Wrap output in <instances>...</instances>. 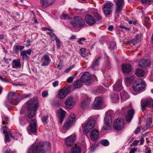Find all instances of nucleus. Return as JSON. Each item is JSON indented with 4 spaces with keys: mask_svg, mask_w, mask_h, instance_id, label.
<instances>
[{
    "mask_svg": "<svg viewBox=\"0 0 153 153\" xmlns=\"http://www.w3.org/2000/svg\"><path fill=\"white\" fill-rule=\"evenodd\" d=\"M39 106L37 98L33 97L29 99L27 102V116L30 119L35 116L37 108Z\"/></svg>",
    "mask_w": 153,
    "mask_h": 153,
    "instance_id": "f257e3e1",
    "label": "nucleus"
},
{
    "mask_svg": "<svg viewBox=\"0 0 153 153\" xmlns=\"http://www.w3.org/2000/svg\"><path fill=\"white\" fill-rule=\"evenodd\" d=\"M51 144L49 142H42L38 145H32L28 149L27 153H45V150H49Z\"/></svg>",
    "mask_w": 153,
    "mask_h": 153,
    "instance_id": "f03ea898",
    "label": "nucleus"
},
{
    "mask_svg": "<svg viewBox=\"0 0 153 153\" xmlns=\"http://www.w3.org/2000/svg\"><path fill=\"white\" fill-rule=\"evenodd\" d=\"M31 96L30 94H27L18 93L16 94L15 92H11L9 93L8 96V98L10 100L11 103L16 105L22 99L30 97Z\"/></svg>",
    "mask_w": 153,
    "mask_h": 153,
    "instance_id": "7ed1b4c3",
    "label": "nucleus"
},
{
    "mask_svg": "<svg viewBox=\"0 0 153 153\" xmlns=\"http://www.w3.org/2000/svg\"><path fill=\"white\" fill-rule=\"evenodd\" d=\"M145 87V81L141 79H139L134 83L132 89L134 91L141 92L144 90Z\"/></svg>",
    "mask_w": 153,
    "mask_h": 153,
    "instance_id": "20e7f679",
    "label": "nucleus"
},
{
    "mask_svg": "<svg viewBox=\"0 0 153 153\" xmlns=\"http://www.w3.org/2000/svg\"><path fill=\"white\" fill-rule=\"evenodd\" d=\"M71 23L75 27H83L85 26V23L82 18L79 16H74L70 21Z\"/></svg>",
    "mask_w": 153,
    "mask_h": 153,
    "instance_id": "39448f33",
    "label": "nucleus"
},
{
    "mask_svg": "<svg viewBox=\"0 0 153 153\" xmlns=\"http://www.w3.org/2000/svg\"><path fill=\"white\" fill-rule=\"evenodd\" d=\"M75 119V116L74 114H71L69 118L65 121L63 128L68 130L72 125Z\"/></svg>",
    "mask_w": 153,
    "mask_h": 153,
    "instance_id": "423d86ee",
    "label": "nucleus"
},
{
    "mask_svg": "<svg viewBox=\"0 0 153 153\" xmlns=\"http://www.w3.org/2000/svg\"><path fill=\"white\" fill-rule=\"evenodd\" d=\"M37 122L35 119H32L29 125L27 128V131L29 134L31 132L35 133L37 131Z\"/></svg>",
    "mask_w": 153,
    "mask_h": 153,
    "instance_id": "0eeeda50",
    "label": "nucleus"
},
{
    "mask_svg": "<svg viewBox=\"0 0 153 153\" xmlns=\"http://www.w3.org/2000/svg\"><path fill=\"white\" fill-rule=\"evenodd\" d=\"M124 126L123 120L121 118L116 119L114 122V128L116 131H120L122 130Z\"/></svg>",
    "mask_w": 153,
    "mask_h": 153,
    "instance_id": "6e6552de",
    "label": "nucleus"
},
{
    "mask_svg": "<svg viewBox=\"0 0 153 153\" xmlns=\"http://www.w3.org/2000/svg\"><path fill=\"white\" fill-rule=\"evenodd\" d=\"M80 79L81 82L85 83L87 85H90L91 82V76L88 72L85 73L81 77Z\"/></svg>",
    "mask_w": 153,
    "mask_h": 153,
    "instance_id": "1a4fd4ad",
    "label": "nucleus"
},
{
    "mask_svg": "<svg viewBox=\"0 0 153 153\" xmlns=\"http://www.w3.org/2000/svg\"><path fill=\"white\" fill-rule=\"evenodd\" d=\"M95 123V121L92 119H90L88 122L82 126H83L84 131L86 133H88L90 130L94 126Z\"/></svg>",
    "mask_w": 153,
    "mask_h": 153,
    "instance_id": "9d476101",
    "label": "nucleus"
},
{
    "mask_svg": "<svg viewBox=\"0 0 153 153\" xmlns=\"http://www.w3.org/2000/svg\"><path fill=\"white\" fill-rule=\"evenodd\" d=\"M113 4L111 2L105 3L103 5V10L104 13L105 15H108L111 13L112 12V8Z\"/></svg>",
    "mask_w": 153,
    "mask_h": 153,
    "instance_id": "9b49d317",
    "label": "nucleus"
},
{
    "mask_svg": "<svg viewBox=\"0 0 153 153\" xmlns=\"http://www.w3.org/2000/svg\"><path fill=\"white\" fill-rule=\"evenodd\" d=\"M71 91V88L68 87L67 88H64L60 89L58 94V97L61 99L64 98Z\"/></svg>",
    "mask_w": 153,
    "mask_h": 153,
    "instance_id": "f8f14e48",
    "label": "nucleus"
},
{
    "mask_svg": "<svg viewBox=\"0 0 153 153\" xmlns=\"http://www.w3.org/2000/svg\"><path fill=\"white\" fill-rule=\"evenodd\" d=\"M64 104L67 109L72 108L75 104L74 98L71 97L68 98L65 101Z\"/></svg>",
    "mask_w": 153,
    "mask_h": 153,
    "instance_id": "ddd939ff",
    "label": "nucleus"
},
{
    "mask_svg": "<svg viewBox=\"0 0 153 153\" xmlns=\"http://www.w3.org/2000/svg\"><path fill=\"white\" fill-rule=\"evenodd\" d=\"M102 104V98L100 97H96L92 105L93 108L94 109H98Z\"/></svg>",
    "mask_w": 153,
    "mask_h": 153,
    "instance_id": "4468645a",
    "label": "nucleus"
},
{
    "mask_svg": "<svg viewBox=\"0 0 153 153\" xmlns=\"http://www.w3.org/2000/svg\"><path fill=\"white\" fill-rule=\"evenodd\" d=\"M85 19L86 23L89 25H92L96 22L95 19L92 16L88 14L85 17Z\"/></svg>",
    "mask_w": 153,
    "mask_h": 153,
    "instance_id": "2eb2a0df",
    "label": "nucleus"
},
{
    "mask_svg": "<svg viewBox=\"0 0 153 153\" xmlns=\"http://www.w3.org/2000/svg\"><path fill=\"white\" fill-rule=\"evenodd\" d=\"M76 140L75 136L74 135H71L66 139L65 144L67 147H71L74 143Z\"/></svg>",
    "mask_w": 153,
    "mask_h": 153,
    "instance_id": "dca6fc26",
    "label": "nucleus"
},
{
    "mask_svg": "<svg viewBox=\"0 0 153 153\" xmlns=\"http://www.w3.org/2000/svg\"><path fill=\"white\" fill-rule=\"evenodd\" d=\"M90 137L91 140L94 141L97 140L99 137V131L97 129H93L90 132Z\"/></svg>",
    "mask_w": 153,
    "mask_h": 153,
    "instance_id": "f3484780",
    "label": "nucleus"
},
{
    "mask_svg": "<svg viewBox=\"0 0 153 153\" xmlns=\"http://www.w3.org/2000/svg\"><path fill=\"white\" fill-rule=\"evenodd\" d=\"M116 7L115 8L116 13H120L122 9L124 4L123 0H118L116 2Z\"/></svg>",
    "mask_w": 153,
    "mask_h": 153,
    "instance_id": "a211bd4d",
    "label": "nucleus"
},
{
    "mask_svg": "<svg viewBox=\"0 0 153 153\" xmlns=\"http://www.w3.org/2000/svg\"><path fill=\"white\" fill-rule=\"evenodd\" d=\"M66 112L62 108H60L58 111L57 116L59 117V122L62 123L65 118Z\"/></svg>",
    "mask_w": 153,
    "mask_h": 153,
    "instance_id": "6ab92c4d",
    "label": "nucleus"
},
{
    "mask_svg": "<svg viewBox=\"0 0 153 153\" xmlns=\"http://www.w3.org/2000/svg\"><path fill=\"white\" fill-rule=\"evenodd\" d=\"M55 0H40L41 6L43 8H46L52 4Z\"/></svg>",
    "mask_w": 153,
    "mask_h": 153,
    "instance_id": "aec40b11",
    "label": "nucleus"
},
{
    "mask_svg": "<svg viewBox=\"0 0 153 153\" xmlns=\"http://www.w3.org/2000/svg\"><path fill=\"white\" fill-rule=\"evenodd\" d=\"M122 70L123 73H128L131 70V66L129 64H123L122 65Z\"/></svg>",
    "mask_w": 153,
    "mask_h": 153,
    "instance_id": "412c9836",
    "label": "nucleus"
},
{
    "mask_svg": "<svg viewBox=\"0 0 153 153\" xmlns=\"http://www.w3.org/2000/svg\"><path fill=\"white\" fill-rule=\"evenodd\" d=\"M134 111L133 109H131L128 111V114L126 117V120L127 121L130 122L134 114Z\"/></svg>",
    "mask_w": 153,
    "mask_h": 153,
    "instance_id": "4be33fe9",
    "label": "nucleus"
},
{
    "mask_svg": "<svg viewBox=\"0 0 153 153\" xmlns=\"http://www.w3.org/2000/svg\"><path fill=\"white\" fill-rule=\"evenodd\" d=\"M101 59L102 57L100 56L93 61L91 66L92 69L94 70H96L97 69Z\"/></svg>",
    "mask_w": 153,
    "mask_h": 153,
    "instance_id": "5701e85b",
    "label": "nucleus"
},
{
    "mask_svg": "<svg viewBox=\"0 0 153 153\" xmlns=\"http://www.w3.org/2000/svg\"><path fill=\"white\" fill-rule=\"evenodd\" d=\"M150 64V61L149 59H142L139 62V66L142 68H145L149 66Z\"/></svg>",
    "mask_w": 153,
    "mask_h": 153,
    "instance_id": "b1692460",
    "label": "nucleus"
},
{
    "mask_svg": "<svg viewBox=\"0 0 153 153\" xmlns=\"http://www.w3.org/2000/svg\"><path fill=\"white\" fill-rule=\"evenodd\" d=\"M142 109L143 111L146 109V107L149 106L151 104V102L149 100L141 101V102Z\"/></svg>",
    "mask_w": 153,
    "mask_h": 153,
    "instance_id": "393cba45",
    "label": "nucleus"
},
{
    "mask_svg": "<svg viewBox=\"0 0 153 153\" xmlns=\"http://www.w3.org/2000/svg\"><path fill=\"white\" fill-rule=\"evenodd\" d=\"M3 128H5V129L3 130V132L4 134H5V140L7 142H9L10 141L9 134V131H10V130L9 128L6 126H3Z\"/></svg>",
    "mask_w": 153,
    "mask_h": 153,
    "instance_id": "a878e982",
    "label": "nucleus"
},
{
    "mask_svg": "<svg viewBox=\"0 0 153 153\" xmlns=\"http://www.w3.org/2000/svg\"><path fill=\"white\" fill-rule=\"evenodd\" d=\"M113 87L114 90L117 91H120L122 88L121 81H117L113 86Z\"/></svg>",
    "mask_w": 153,
    "mask_h": 153,
    "instance_id": "bb28decb",
    "label": "nucleus"
},
{
    "mask_svg": "<svg viewBox=\"0 0 153 153\" xmlns=\"http://www.w3.org/2000/svg\"><path fill=\"white\" fill-rule=\"evenodd\" d=\"M120 96L121 101H125L129 97V96L127 92L123 91L120 93Z\"/></svg>",
    "mask_w": 153,
    "mask_h": 153,
    "instance_id": "cd10ccee",
    "label": "nucleus"
},
{
    "mask_svg": "<svg viewBox=\"0 0 153 153\" xmlns=\"http://www.w3.org/2000/svg\"><path fill=\"white\" fill-rule=\"evenodd\" d=\"M111 98L113 102H116L119 100V97L118 94L117 93H112L111 95Z\"/></svg>",
    "mask_w": 153,
    "mask_h": 153,
    "instance_id": "c85d7f7f",
    "label": "nucleus"
},
{
    "mask_svg": "<svg viewBox=\"0 0 153 153\" xmlns=\"http://www.w3.org/2000/svg\"><path fill=\"white\" fill-rule=\"evenodd\" d=\"M105 124H110L111 122V116L109 113H106L104 119Z\"/></svg>",
    "mask_w": 153,
    "mask_h": 153,
    "instance_id": "c756f323",
    "label": "nucleus"
},
{
    "mask_svg": "<svg viewBox=\"0 0 153 153\" xmlns=\"http://www.w3.org/2000/svg\"><path fill=\"white\" fill-rule=\"evenodd\" d=\"M135 74L138 76L142 77L144 76L145 71L142 69H137L135 72Z\"/></svg>",
    "mask_w": 153,
    "mask_h": 153,
    "instance_id": "7c9ffc66",
    "label": "nucleus"
},
{
    "mask_svg": "<svg viewBox=\"0 0 153 153\" xmlns=\"http://www.w3.org/2000/svg\"><path fill=\"white\" fill-rule=\"evenodd\" d=\"M21 134L17 131H15L14 134H10V137L14 140H18L19 138V137L21 136Z\"/></svg>",
    "mask_w": 153,
    "mask_h": 153,
    "instance_id": "2f4dec72",
    "label": "nucleus"
},
{
    "mask_svg": "<svg viewBox=\"0 0 153 153\" xmlns=\"http://www.w3.org/2000/svg\"><path fill=\"white\" fill-rule=\"evenodd\" d=\"M12 67L14 68H20L21 64L19 61L17 60H14L12 62Z\"/></svg>",
    "mask_w": 153,
    "mask_h": 153,
    "instance_id": "473e14b6",
    "label": "nucleus"
},
{
    "mask_svg": "<svg viewBox=\"0 0 153 153\" xmlns=\"http://www.w3.org/2000/svg\"><path fill=\"white\" fill-rule=\"evenodd\" d=\"M81 150V149L80 147L76 146L71 149V153H80Z\"/></svg>",
    "mask_w": 153,
    "mask_h": 153,
    "instance_id": "72a5a7b5",
    "label": "nucleus"
},
{
    "mask_svg": "<svg viewBox=\"0 0 153 153\" xmlns=\"http://www.w3.org/2000/svg\"><path fill=\"white\" fill-rule=\"evenodd\" d=\"M90 100L88 99H86L83 101L81 103V107L82 108H84L88 105L90 102Z\"/></svg>",
    "mask_w": 153,
    "mask_h": 153,
    "instance_id": "f704fd0d",
    "label": "nucleus"
},
{
    "mask_svg": "<svg viewBox=\"0 0 153 153\" xmlns=\"http://www.w3.org/2000/svg\"><path fill=\"white\" fill-rule=\"evenodd\" d=\"M152 123V119L150 118H148L146 120V123L145 126H144L145 129H147L150 127Z\"/></svg>",
    "mask_w": 153,
    "mask_h": 153,
    "instance_id": "c9c22d12",
    "label": "nucleus"
},
{
    "mask_svg": "<svg viewBox=\"0 0 153 153\" xmlns=\"http://www.w3.org/2000/svg\"><path fill=\"white\" fill-rule=\"evenodd\" d=\"M134 76L132 75L126 78L125 82L128 84H129L132 82L134 80Z\"/></svg>",
    "mask_w": 153,
    "mask_h": 153,
    "instance_id": "e433bc0d",
    "label": "nucleus"
},
{
    "mask_svg": "<svg viewBox=\"0 0 153 153\" xmlns=\"http://www.w3.org/2000/svg\"><path fill=\"white\" fill-rule=\"evenodd\" d=\"M82 83L83 82H81V80L80 79H78L74 85L75 88H81L82 86Z\"/></svg>",
    "mask_w": 153,
    "mask_h": 153,
    "instance_id": "4c0bfd02",
    "label": "nucleus"
},
{
    "mask_svg": "<svg viewBox=\"0 0 153 153\" xmlns=\"http://www.w3.org/2000/svg\"><path fill=\"white\" fill-rule=\"evenodd\" d=\"M105 69L102 68V70H105V71H107V70H109L111 68L110 62L109 60H107L105 65Z\"/></svg>",
    "mask_w": 153,
    "mask_h": 153,
    "instance_id": "58836bf2",
    "label": "nucleus"
},
{
    "mask_svg": "<svg viewBox=\"0 0 153 153\" xmlns=\"http://www.w3.org/2000/svg\"><path fill=\"white\" fill-rule=\"evenodd\" d=\"M85 51V49L84 48H82L80 50V54L83 57H85L86 56Z\"/></svg>",
    "mask_w": 153,
    "mask_h": 153,
    "instance_id": "ea45409f",
    "label": "nucleus"
},
{
    "mask_svg": "<svg viewBox=\"0 0 153 153\" xmlns=\"http://www.w3.org/2000/svg\"><path fill=\"white\" fill-rule=\"evenodd\" d=\"M76 74H74L72 76L70 77L67 79V81L68 83H71L72 82L73 79L75 78Z\"/></svg>",
    "mask_w": 153,
    "mask_h": 153,
    "instance_id": "a19ab883",
    "label": "nucleus"
},
{
    "mask_svg": "<svg viewBox=\"0 0 153 153\" xmlns=\"http://www.w3.org/2000/svg\"><path fill=\"white\" fill-rule=\"evenodd\" d=\"M93 15L97 20H100L102 19V17L98 13L94 12Z\"/></svg>",
    "mask_w": 153,
    "mask_h": 153,
    "instance_id": "79ce46f5",
    "label": "nucleus"
},
{
    "mask_svg": "<svg viewBox=\"0 0 153 153\" xmlns=\"http://www.w3.org/2000/svg\"><path fill=\"white\" fill-rule=\"evenodd\" d=\"M149 18H146L145 19L144 25L147 27L149 26L150 25V23L149 21Z\"/></svg>",
    "mask_w": 153,
    "mask_h": 153,
    "instance_id": "37998d69",
    "label": "nucleus"
},
{
    "mask_svg": "<svg viewBox=\"0 0 153 153\" xmlns=\"http://www.w3.org/2000/svg\"><path fill=\"white\" fill-rule=\"evenodd\" d=\"M102 145L105 146H107L109 145V142L108 140H104L102 141Z\"/></svg>",
    "mask_w": 153,
    "mask_h": 153,
    "instance_id": "c03bdc74",
    "label": "nucleus"
},
{
    "mask_svg": "<svg viewBox=\"0 0 153 153\" xmlns=\"http://www.w3.org/2000/svg\"><path fill=\"white\" fill-rule=\"evenodd\" d=\"M56 41L57 48H59L62 45V42L59 39H56Z\"/></svg>",
    "mask_w": 153,
    "mask_h": 153,
    "instance_id": "a18cd8bd",
    "label": "nucleus"
},
{
    "mask_svg": "<svg viewBox=\"0 0 153 153\" xmlns=\"http://www.w3.org/2000/svg\"><path fill=\"white\" fill-rule=\"evenodd\" d=\"M50 32H48L47 33L49 34L51 37L53 38H56V36L55 35V34L53 32V31H50Z\"/></svg>",
    "mask_w": 153,
    "mask_h": 153,
    "instance_id": "49530a36",
    "label": "nucleus"
},
{
    "mask_svg": "<svg viewBox=\"0 0 153 153\" xmlns=\"http://www.w3.org/2000/svg\"><path fill=\"white\" fill-rule=\"evenodd\" d=\"M48 115H46L45 116H44L43 117L42 119V122L45 125L47 123L46 120L48 119Z\"/></svg>",
    "mask_w": 153,
    "mask_h": 153,
    "instance_id": "de8ad7c7",
    "label": "nucleus"
},
{
    "mask_svg": "<svg viewBox=\"0 0 153 153\" xmlns=\"http://www.w3.org/2000/svg\"><path fill=\"white\" fill-rule=\"evenodd\" d=\"M130 45H134L137 42L135 40V39H130V40H128Z\"/></svg>",
    "mask_w": 153,
    "mask_h": 153,
    "instance_id": "09e8293b",
    "label": "nucleus"
},
{
    "mask_svg": "<svg viewBox=\"0 0 153 153\" xmlns=\"http://www.w3.org/2000/svg\"><path fill=\"white\" fill-rule=\"evenodd\" d=\"M43 58L44 59V60L46 61L50 62L51 61V59L49 58V57L47 54H45L43 56Z\"/></svg>",
    "mask_w": 153,
    "mask_h": 153,
    "instance_id": "8fccbe9b",
    "label": "nucleus"
},
{
    "mask_svg": "<svg viewBox=\"0 0 153 153\" xmlns=\"http://www.w3.org/2000/svg\"><path fill=\"white\" fill-rule=\"evenodd\" d=\"M20 45H16L14 46L13 50L15 52L18 53L19 51V50H20Z\"/></svg>",
    "mask_w": 153,
    "mask_h": 153,
    "instance_id": "3c124183",
    "label": "nucleus"
},
{
    "mask_svg": "<svg viewBox=\"0 0 153 153\" xmlns=\"http://www.w3.org/2000/svg\"><path fill=\"white\" fill-rule=\"evenodd\" d=\"M110 124H105V125L103 127V128L104 130H107L109 129Z\"/></svg>",
    "mask_w": 153,
    "mask_h": 153,
    "instance_id": "603ef678",
    "label": "nucleus"
},
{
    "mask_svg": "<svg viewBox=\"0 0 153 153\" xmlns=\"http://www.w3.org/2000/svg\"><path fill=\"white\" fill-rule=\"evenodd\" d=\"M20 55L22 56L23 58H27V56L26 54L25 51H22L20 53Z\"/></svg>",
    "mask_w": 153,
    "mask_h": 153,
    "instance_id": "864d4df0",
    "label": "nucleus"
},
{
    "mask_svg": "<svg viewBox=\"0 0 153 153\" xmlns=\"http://www.w3.org/2000/svg\"><path fill=\"white\" fill-rule=\"evenodd\" d=\"M97 146V144H94L91 146V151L93 152H94L95 149Z\"/></svg>",
    "mask_w": 153,
    "mask_h": 153,
    "instance_id": "5fc2aeb1",
    "label": "nucleus"
},
{
    "mask_svg": "<svg viewBox=\"0 0 153 153\" xmlns=\"http://www.w3.org/2000/svg\"><path fill=\"white\" fill-rule=\"evenodd\" d=\"M20 122L22 125L25 124V120H26L25 117H22L20 118Z\"/></svg>",
    "mask_w": 153,
    "mask_h": 153,
    "instance_id": "6e6d98bb",
    "label": "nucleus"
},
{
    "mask_svg": "<svg viewBox=\"0 0 153 153\" xmlns=\"http://www.w3.org/2000/svg\"><path fill=\"white\" fill-rule=\"evenodd\" d=\"M62 16L64 19H70L69 15L65 13H62Z\"/></svg>",
    "mask_w": 153,
    "mask_h": 153,
    "instance_id": "4d7b16f0",
    "label": "nucleus"
},
{
    "mask_svg": "<svg viewBox=\"0 0 153 153\" xmlns=\"http://www.w3.org/2000/svg\"><path fill=\"white\" fill-rule=\"evenodd\" d=\"M32 41V39H29L27 40L26 42V46L28 47L30 45V42Z\"/></svg>",
    "mask_w": 153,
    "mask_h": 153,
    "instance_id": "13d9d810",
    "label": "nucleus"
},
{
    "mask_svg": "<svg viewBox=\"0 0 153 153\" xmlns=\"http://www.w3.org/2000/svg\"><path fill=\"white\" fill-rule=\"evenodd\" d=\"M139 142V140H135L131 144V146H136Z\"/></svg>",
    "mask_w": 153,
    "mask_h": 153,
    "instance_id": "bf43d9fd",
    "label": "nucleus"
},
{
    "mask_svg": "<svg viewBox=\"0 0 153 153\" xmlns=\"http://www.w3.org/2000/svg\"><path fill=\"white\" fill-rule=\"evenodd\" d=\"M110 47L109 48L111 50L114 49L115 47V45L114 42H111L110 44Z\"/></svg>",
    "mask_w": 153,
    "mask_h": 153,
    "instance_id": "052dcab7",
    "label": "nucleus"
},
{
    "mask_svg": "<svg viewBox=\"0 0 153 153\" xmlns=\"http://www.w3.org/2000/svg\"><path fill=\"white\" fill-rule=\"evenodd\" d=\"M49 62L47 61H43L42 62L41 66H48L49 65Z\"/></svg>",
    "mask_w": 153,
    "mask_h": 153,
    "instance_id": "680f3d73",
    "label": "nucleus"
},
{
    "mask_svg": "<svg viewBox=\"0 0 153 153\" xmlns=\"http://www.w3.org/2000/svg\"><path fill=\"white\" fill-rule=\"evenodd\" d=\"M140 131V128L139 127H138L134 131L135 134H137L139 133Z\"/></svg>",
    "mask_w": 153,
    "mask_h": 153,
    "instance_id": "e2e57ef3",
    "label": "nucleus"
},
{
    "mask_svg": "<svg viewBox=\"0 0 153 153\" xmlns=\"http://www.w3.org/2000/svg\"><path fill=\"white\" fill-rule=\"evenodd\" d=\"M42 96L43 97H45L48 95V93L47 91H45L42 92Z\"/></svg>",
    "mask_w": 153,
    "mask_h": 153,
    "instance_id": "0e129e2a",
    "label": "nucleus"
},
{
    "mask_svg": "<svg viewBox=\"0 0 153 153\" xmlns=\"http://www.w3.org/2000/svg\"><path fill=\"white\" fill-rule=\"evenodd\" d=\"M59 83V82L58 81H56L53 83V86L55 87L58 85Z\"/></svg>",
    "mask_w": 153,
    "mask_h": 153,
    "instance_id": "69168bd1",
    "label": "nucleus"
},
{
    "mask_svg": "<svg viewBox=\"0 0 153 153\" xmlns=\"http://www.w3.org/2000/svg\"><path fill=\"white\" fill-rule=\"evenodd\" d=\"M142 37H143V35L141 33L137 34L136 36V38H141Z\"/></svg>",
    "mask_w": 153,
    "mask_h": 153,
    "instance_id": "338daca9",
    "label": "nucleus"
},
{
    "mask_svg": "<svg viewBox=\"0 0 153 153\" xmlns=\"http://www.w3.org/2000/svg\"><path fill=\"white\" fill-rule=\"evenodd\" d=\"M151 150L150 148L147 147L145 149V152L146 153H151Z\"/></svg>",
    "mask_w": 153,
    "mask_h": 153,
    "instance_id": "774afa93",
    "label": "nucleus"
}]
</instances>
